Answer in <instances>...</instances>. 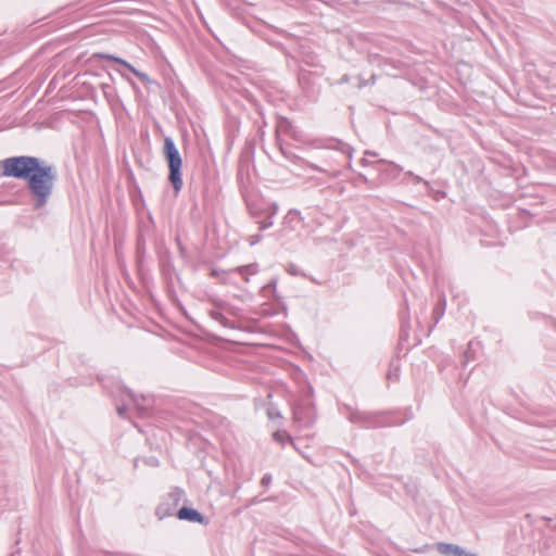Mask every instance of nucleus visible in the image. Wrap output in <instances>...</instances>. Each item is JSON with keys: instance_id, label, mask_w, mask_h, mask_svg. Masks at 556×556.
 Returning a JSON list of instances; mask_svg holds the SVG:
<instances>
[{"instance_id": "f257e3e1", "label": "nucleus", "mask_w": 556, "mask_h": 556, "mask_svg": "<svg viewBox=\"0 0 556 556\" xmlns=\"http://www.w3.org/2000/svg\"><path fill=\"white\" fill-rule=\"evenodd\" d=\"M3 164L4 177L26 182L34 210H41L49 203L58 181V170L53 164L33 155L7 157Z\"/></svg>"}, {"instance_id": "f03ea898", "label": "nucleus", "mask_w": 556, "mask_h": 556, "mask_svg": "<svg viewBox=\"0 0 556 556\" xmlns=\"http://www.w3.org/2000/svg\"><path fill=\"white\" fill-rule=\"evenodd\" d=\"M212 308L208 309L210 317L217 321L223 328L236 330L239 329V325L236 320H231L228 316L241 318L243 316V309L239 306H235L227 301L219 298H210Z\"/></svg>"}, {"instance_id": "7ed1b4c3", "label": "nucleus", "mask_w": 556, "mask_h": 556, "mask_svg": "<svg viewBox=\"0 0 556 556\" xmlns=\"http://www.w3.org/2000/svg\"><path fill=\"white\" fill-rule=\"evenodd\" d=\"M163 155L168 166V180L175 192L178 193L184 186L182 159L170 137H165L164 139Z\"/></svg>"}, {"instance_id": "20e7f679", "label": "nucleus", "mask_w": 556, "mask_h": 556, "mask_svg": "<svg viewBox=\"0 0 556 556\" xmlns=\"http://www.w3.org/2000/svg\"><path fill=\"white\" fill-rule=\"evenodd\" d=\"M349 412L348 419L350 422L358 425L359 427L374 429L380 427H388L392 424L386 420L388 412H365L352 408L349 405L344 406Z\"/></svg>"}, {"instance_id": "39448f33", "label": "nucleus", "mask_w": 556, "mask_h": 556, "mask_svg": "<svg viewBox=\"0 0 556 556\" xmlns=\"http://www.w3.org/2000/svg\"><path fill=\"white\" fill-rule=\"evenodd\" d=\"M182 496L184 491L180 488H174L166 496H164L155 509V515L159 519L176 515L177 506L179 505Z\"/></svg>"}, {"instance_id": "423d86ee", "label": "nucleus", "mask_w": 556, "mask_h": 556, "mask_svg": "<svg viewBox=\"0 0 556 556\" xmlns=\"http://www.w3.org/2000/svg\"><path fill=\"white\" fill-rule=\"evenodd\" d=\"M276 134H277V143L279 144V148H280V151L281 153L290 159L291 157V153L288 152L280 139H279V136L280 135H285V136H288L294 140H301L302 138V135H301V131L293 125V123L287 118V117H279L278 122H277V125H276Z\"/></svg>"}, {"instance_id": "0eeeda50", "label": "nucleus", "mask_w": 556, "mask_h": 556, "mask_svg": "<svg viewBox=\"0 0 556 556\" xmlns=\"http://www.w3.org/2000/svg\"><path fill=\"white\" fill-rule=\"evenodd\" d=\"M293 420L301 427H311L316 420L314 407L303 404L295 405L293 407Z\"/></svg>"}, {"instance_id": "6e6552de", "label": "nucleus", "mask_w": 556, "mask_h": 556, "mask_svg": "<svg viewBox=\"0 0 556 556\" xmlns=\"http://www.w3.org/2000/svg\"><path fill=\"white\" fill-rule=\"evenodd\" d=\"M375 169H377L381 175L387 176L390 179H396L400 174L403 172V167L394 162H390L387 160H379L377 162L370 163Z\"/></svg>"}, {"instance_id": "1a4fd4ad", "label": "nucleus", "mask_w": 556, "mask_h": 556, "mask_svg": "<svg viewBox=\"0 0 556 556\" xmlns=\"http://www.w3.org/2000/svg\"><path fill=\"white\" fill-rule=\"evenodd\" d=\"M176 516L180 520L204 523L205 517L195 508L184 506L177 510Z\"/></svg>"}, {"instance_id": "9d476101", "label": "nucleus", "mask_w": 556, "mask_h": 556, "mask_svg": "<svg viewBox=\"0 0 556 556\" xmlns=\"http://www.w3.org/2000/svg\"><path fill=\"white\" fill-rule=\"evenodd\" d=\"M127 395L129 396L130 401L135 404L136 408L138 409L141 417H146L149 415V407L151 406V401L141 395L137 396L134 394L130 390H127Z\"/></svg>"}, {"instance_id": "9b49d317", "label": "nucleus", "mask_w": 556, "mask_h": 556, "mask_svg": "<svg viewBox=\"0 0 556 556\" xmlns=\"http://www.w3.org/2000/svg\"><path fill=\"white\" fill-rule=\"evenodd\" d=\"M438 551L445 556H463L466 555V549L452 543H439Z\"/></svg>"}, {"instance_id": "f8f14e48", "label": "nucleus", "mask_w": 556, "mask_h": 556, "mask_svg": "<svg viewBox=\"0 0 556 556\" xmlns=\"http://www.w3.org/2000/svg\"><path fill=\"white\" fill-rule=\"evenodd\" d=\"M274 439L275 441L280 442L282 445L286 444V442H289L293 445L294 448L298 450L292 437L285 431H276L274 433Z\"/></svg>"}, {"instance_id": "ddd939ff", "label": "nucleus", "mask_w": 556, "mask_h": 556, "mask_svg": "<svg viewBox=\"0 0 556 556\" xmlns=\"http://www.w3.org/2000/svg\"><path fill=\"white\" fill-rule=\"evenodd\" d=\"M237 270L241 274V275H244V274H248V275H254L257 273L258 270V266L257 264H249V265H244V266H240L237 268Z\"/></svg>"}, {"instance_id": "4468645a", "label": "nucleus", "mask_w": 556, "mask_h": 556, "mask_svg": "<svg viewBox=\"0 0 556 556\" xmlns=\"http://www.w3.org/2000/svg\"><path fill=\"white\" fill-rule=\"evenodd\" d=\"M339 150L343 153V154H346V157H348V164L349 166H351V160H352V154H353V149L349 146V144H345V143H342V142H339Z\"/></svg>"}, {"instance_id": "2eb2a0df", "label": "nucleus", "mask_w": 556, "mask_h": 556, "mask_svg": "<svg viewBox=\"0 0 556 556\" xmlns=\"http://www.w3.org/2000/svg\"><path fill=\"white\" fill-rule=\"evenodd\" d=\"M96 56H99L101 59H106V60H110V61H113V62H116L118 64H122L123 66L127 67V64H129L127 61L121 59V58H117V56H114V55H111V54H103V53H100V54H97Z\"/></svg>"}, {"instance_id": "dca6fc26", "label": "nucleus", "mask_w": 556, "mask_h": 556, "mask_svg": "<svg viewBox=\"0 0 556 556\" xmlns=\"http://www.w3.org/2000/svg\"><path fill=\"white\" fill-rule=\"evenodd\" d=\"M445 304H446V301H445V296L444 294L441 296L440 301H439V304L438 306L435 307L434 309V313L438 314V318H437V321L439 320V318L442 317V315L444 314V309H445Z\"/></svg>"}, {"instance_id": "f3484780", "label": "nucleus", "mask_w": 556, "mask_h": 556, "mask_svg": "<svg viewBox=\"0 0 556 556\" xmlns=\"http://www.w3.org/2000/svg\"><path fill=\"white\" fill-rule=\"evenodd\" d=\"M473 352H472V342L468 343L467 350L464 352V362L463 365L466 366L470 361H472Z\"/></svg>"}, {"instance_id": "a211bd4d", "label": "nucleus", "mask_w": 556, "mask_h": 556, "mask_svg": "<svg viewBox=\"0 0 556 556\" xmlns=\"http://www.w3.org/2000/svg\"><path fill=\"white\" fill-rule=\"evenodd\" d=\"M274 225L273 215H267L262 222H260V230L263 231L265 229L270 228Z\"/></svg>"}, {"instance_id": "6ab92c4d", "label": "nucleus", "mask_w": 556, "mask_h": 556, "mask_svg": "<svg viewBox=\"0 0 556 556\" xmlns=\"http://www.w3.org/2000/svg\"><path fill=\"white\" fill-rule=\"evenodd\" d=\"M376 79H377V76L375 74L371 75L370 78L367 79V80L361 79V81L358 84V89H362V88H364L367 85H374L376 83Z\"/></svg>"}, {"instance_id": "aec40b11", "label": "nucleus", "mask_w": 556, "mask_h": 556, "mask_svg": "<svg viewBox=\"0 0 556 556\" xmlns=\"http://www.w3.org/2000/svg\"><path fill=\"white\" fill-rule=\"evenodd\" d=\"M277 287V278H273L266 286L263 287V291L267 292L268 290H273V292H276Z\"/></svg>"}, {"instance_id": "412c9836", "label": "nucleus", "mask_w": 556, "mask_h": 556, "mask_svg": "<svg viewBox=\"0 0 556 556\" xmlns=\"http://www.w3.org/2000/svg\"><path fill=\"white\" fill-rule=\"evenodd\" d=\"M271 475L270 473H265L261 480V484L265 488L269 486L270 483H271Z\"/></svg>"}, {"instance_id": "4be33fe9", "label": "nucleus", "mask_w": 556, "mask_h": 556, "mask_svg": "<svg viewBox=\"0 0 556 556\" xmlns=\"http://www.w3.org/2000/svg\"><path fill=\"white\" fill-rule=\"evenodd\" d=\"M262 238L263 237L260 233L251 236L249 238L250 245H255L256 243H258L262 240Z\"/></svg>"}, {"instance_id": "5701e85b", "label": "nucleus", "mask_w": 556, "mask_h": 556, "mask_svg": "<svg viewBox=\"0 0 556 556\" xmlns=\"http://www.w3.org/2000/svg\"><path fill=\"white\" fill-rule=\"evenodd\" d=\"M136 76H137L141 81H143V83H150V78H149V76H148L146 73H143V72H140V71L136 72Z\"/></svg>"}, {"instance_id": "b1692460", "label": "nucleus", "mask_w": 556, "mask_h": 556, "mask_svg": "<svg viewBox=\"0 0 556 556\" xmlns=\"http://www.w3.org/2000/svg\"><path fill=\"white\" fill-rule=\"evenodd\" d=\"M287 271L293 276H296L299 275V270H298V267L296 265L294 264H290L288 267H287Z\"/></svg>"}, {"instance_id": "393cba45", "label": "nucleus", "mask_w": 556, "mask_h": 556, "mask_svg": "<svg viewBox=\"0 0 556 556\" xmlns=\"http://www.w3.org/2000/svg\"><path fill=\"white\" fill-rule=\"evenodd\" d=\"M126 409H127V407H126L125 405H118V406L116 407V410H117L118 416H121V417H123V418H125V417H126Z\"/></svg>"}, {"instance_id": "a878e982", "label": "nucleus", "mask_w": 556, "mask_h": 556, "mask_svg": "<svg viewBox=\"0 0 556 556\" xmlns=\"http://www.w3.org/2000/svg\"><path fill=\"white\" fill-rule=\"evenodd\" d=\"M301 213L298 210H290L286 216V218H292L293 216L300 217Z\"/></svg>"}, {"instance_id": "bb28decb", "label": "nucleus", "mask_w": 556, "mask_h": 556, "mask_svg": "<svg viewBox=\"0 0 556 556\" xmlns=\"http://www.w3.org/2000/svg\"><path fill=\"white\" fill-rule=\"evenodd\" d=\"M149 466H159V460L155 457H150L146 460Z\"/></svg>"}, {"instance_id": "cd10ccee", "label": "nucleus", "mask_w": 556, "mask_h": 556, "mask_svg": "<svg viewBox=\"0 0 556 556\" xmlns=\"http://www.w3.org/2000/svg\"><path fill=\"white\" fill-rule=\"evenodd\" d=\"M413 178L416 184L422 182L425 186H429V182L418 175H415Z\"/></svg>"}, {"instance_id": "c85d7f7f", "label": "nucleus", "mask_w": 556, "mask_h": 556, "mask_svg": "<svg viewBox=\"0 0 556 556\" xmlns=\"http://www.w3.org/2000/svg\"><path fill=\"white\" fill-rule=\"evenodd\" d=\"M278 212V204L277 203H273L271 204V212L269 215H273V217H275V215L277 214Z\"/></svg>"}, {"instance_id": "c756f323", "label": "nucleus", "mask_w": 556, "mask_h": 556, "mask_svg": "<svg viewBox=\"0 0 556 556\" xmlns=\"http://www.w3.org/2000/svg\"><path fill=\"white\" fill-rule=\"evenodd\" d=\"M350 81V76L349 75H343L340 79V84H348Z\"/></svg>"}, {"instance_id": "7c9ffc66", "label": "nucleus", "mask_w": 556, "mask_h": 556, "mask_svg": "<svg viewBox=\"0 0 556 556\" xmlns=\"http://www.w3.org/2000/svg\"><path fill=\"white\" fill-rule=\"evenodd\" d=\"M102 89L105 96H109V90L111 89V86L108 84L102 85Z\"/></svg>"}, {"instance_id": "2f4dec72", "label": "nucleus", "mask_w": 556, "mask_h": 556, "mask_svg": "<svg viewBox=\"0 0 556 556\" xmlns=\"http://www.w3.org/2000/svg\"><path fill=\"white\" fill-rule=\"evenodd\" d=\"M0 177H4V164L3 160L0 161Z\"/></svg>"}, {"instance_id": "473e14b6", "label": "nucleus", "mask_w": 556, "mask_h": 556, "mask_svg": "<svg viewBox=\"0 0 556 556\" xmlns=\"http://www.w3.org/2000/svg\"><path fill=\"white\" fill-rule=\"evenodd\" d=\"M126 68H128V70H129L131 73H134L135 75H136V72H138V70H137V68H135L130 63H129V64H127V67H126Z\"/></svg>"}, {"instance_id": "72a5a7b5", "label": "nucleus", "mask_w": 556, "mask_h": 556, "mask_svg": "<svg viewBox=\"0 0 556 556\" xmlns=\"http://www.w3.org/2000/svg\"><path fill=\"white\" fill-rule=\"evenodd\" d=\"M267 413H268V417H269L270 419H273V418H274V415H275V412H273V409H271V408H269Z\"/></svg>"}, {"instance_id": "f704fd0d", "label": "nucleus", "mask_w": 556, "mask_h": 556, "mask_svg": "<svg viewBox=\"0 0 556 556\" xmlns=\"http://www.w3.org/2000/svg\"><path fill=\"white\" fill-rule=\"evenodd\" d=\"M267 413H268V417H269L270 419H273V418H274V415H275V412H273V409H271V408H269Z\"/></svg>"}, {"instance_id": "c9c22d12", "label": "nucleus", "mask_w": 556, "mask_h": 556, "mask_svg": "<svg viewBox=\"0 0 556 556\" xmlns=\"http://www.w3.org/2000/svg\"><path fill=\"white\" fill-rule=\"evenodd\" d=\"M365 154L370 156H377V153L372 151H366Z\"/></svg>"}, {"instance_id": "e433bc0d", "label": "nucleus", "mask_w": 556, "mask_h": 556, "mask_svg": "<svg viewBox=\"0 0 556 556\" xmlns=\"http://www.w3.org/2000/svg\"><path fill=\"white\" fill-rule=\"evenodd\" d=\"M362 165L366 166L369 164V162L366 159H362L361 161Z\"/></svg>"}, {"instance_id": "4c0bfd02", "label": "nucleus", "mask_w": 556, "mask_h": 556, "mask_svg": "<svg viewBox=\"0 0 556 556\" xmlns=\"http://www.w3.org/2000/svg\"><path fill=\"white\" fill-rule=\"evenodd\" d=\"M405 176L414 177V176H415V174H414L413 172L408 170V172H406V173H405Z\"/></svg>"}, {"instance_id": "58836bf2", "label": "nucleus", "mask_w": 556, "mask_h": 556, "mask_svg": "<svg viewBox=\"0 0 556 556\" xmlns=\"http://www.w3.org/2000/svg\"><path fill=\"white\" fill-rule=\"evenodd\" d=\"M463 556H479V555L466 551V555H463Z\"/></svg>"}, {"instance_id": "ea45409f", "label": "nucleus", "mask_w": 556, "mask_h": 556, "mask_svg": "<svg viewBox=\"0 0 556 556\" xmlns=\"http://www.w3.org/2000/svg\"><path fill=\"white\" fill-rule=\"evenodd\" d=\"M242 277L244 278V280H245L247 282L249 281V275H248V274L242 275Z\"/></svg>"}]
</instances>
